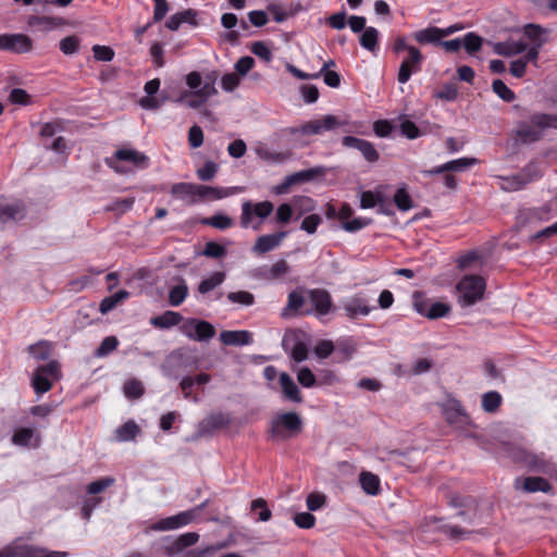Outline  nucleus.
Here are the masks:
<instances>
[{
	"label": "nucleus",
	"mask_w": 557,
	"mask_h": 557,
	"mask_svg": "<svg viewBox=\"0 0 557 557\" xmlns=\"http://www.w3.org/2000/svg\"><path fill=\"white\" fill-rule=\"evenodd\" d=\"M123 392L127 398L137 399L144 395L145 387L139 380L131 379L124 383Z\"/></svg>",
	"instance_id": "nucleus-54"
},
{
	"label": "nucleus",
	"mask_w": 557,
	"mask_h": 557,
	"mask_svg": "<svg viewBox=\"0 0 557 557\" xmlns=\"http://www.w3.org/2000/svg\"><path fill=\"white\" fill-rule=\"evenodd\" d=\"M27 24L30 27H41V30L47 32L63 25L64 20L59 16L29 15Z\"/></svg>",
	"instance_id": "nucleus-32"
},
{
	"label": "nucleus",
	"mask_w": 557,
	"mask_h": 557,
	"mask_svg": "<svg viewBox=\"0 0 557 557\" xmlns=\"http://www.w3.org/2000/svg\"><path fill=\"white\" fill-rule=\"evenodd\" d=\"M278 383L285 399L298 404L302 403L304 398L301 392L288 373L282 372L278 377Z\"/></svg>",
	"instance_id": "nucleus-25"
},
{
	"label": "nucleus",
	"mask_w": 557,
	"mask_h": 557,
	"mask_svg": "<svg viewBox=\"0 0 557 557\" xmlns=\"http://www.w3.org/2000/svg\"><path fill=\"white\" fill-rule=\"evenodd\" d=\"M183 321V315L176 311H165L164 313L150 319V324L154 327L166 330L180 325Z\"/></svg>",
	"instance_id": "nucleus-31"
},
{
	"label": "nucleus",
	"mask_w": 557,
	"mask_h": 557,
	"mask_svg": "<svg viewBox=\"0 0 557 557\" xmlns=\"http://www.w3.org/2000/svg\"><path fill=\"white\" fill-rule=\"evenodd\" d=\"M283 347L286 351H289L290 358L296 362H302L308 358V347L302 341H295L293 347L288 349L284 339Z\"/></svg>",
	"instance_id": "nucleus-47"
},
{
	"label": "nucleus",
	"mask_w": 557,
	"mask_h": 557,
	"mask_svg": "<svg viewBox=\"0 0 557 557\" xmlns=\"http://www.w3.org/2000/svg\"><path fill=\"white\" fill-rule=\"evenodd\" d=\"M547 128H557V114L537 112L528 122H519L515 135L521 144H531L541 140Z\"/></svg>",
	"instance_id": "nucleus-1"
},
{
	"label": "nucleus",
	"mask_w": 557,
	"mask_h": 557,
	"mask_svg": "<svg viewBox=\"0 0 557 557\" xmlns=\"http://www.w3.org/2000/svg\"><path fill=\"white\" fill-rule=\"evenodd\" d=\"M115 482L113 476H104L97 481L89 483L86 487L87 493L91 495L99 494L106 491L108 487L112 486Z\"/></svg>",
	"instance_id": "nucleus-60"
},
{
	"label": "nucleus",
	"mask_w": 557,
	"mask_h": 557,
	"mask_svg": "<svg viewBox=\"0 0 557 557\" xmlns=\"http://www.w3.org/2000/svg\"><path fill=\"white\" fill-rule=\"evenodd\" d=\"M32 385L36 394L41 395L51 389L52 380L35 370L32 379Z\"/></svg>",
	"instance_id": "nucleus-56"
},
{
	"label": "nucleus",
	"mask_w": 557,
	"mask_h": 557,
	"mask_svg": "<svg viewBox=\"0 0 557 557\" xmlns=\"http://www.w3.org/2000/svg\"><path fill=\"white\" fill-rule=\"evenodd\" d=\"M35 437V430L32 428H21L12 435V443L16 446L28 447Z\"/></svg>",
	"instance_id": "nucleus-52"
},
{
	"label": "nucleus",
	"mask_w": 557,
	"mask_h": 557,
	"mask_svg": "<svg viewBox=\"0 0 557 557\" xmlns=\"http://www.w3.org/2000/svg\"><path fill=\"white\" fill-rule=\"evenodd\" d=\"M547 30L536 24H528L523 27V35L533 44V46L542 47L545 41Z\"/></svg>",
	"instance_id": "nucleus-37"
},
{
	"label": "nucleus",
	"mask_w": 557,
	"mask_h": 557,
	"mask_svg": "<svg viewBox=\"0 0 557 557\" xmlns=\"http://www.w3.org/2000/svg\"><path fill=\"white\" fill-rule=\"evenodd\" d=\"M256 153L260 159L270 163H283L290 157L288 152H276L265 147H258Z\"/></svg>",
	"instance_id": "nucleus-45"
},
{
	"label": "nucleus",
	"mask_w": 557,
	"mask_h": 557,
	"mask_svg": "<svg viewBox=\"0 0 557 557\" xmlns=\"http://www.w3.org/2000/svg\"><path fill=\"white\" fill-rule=\"evenodd\" d=\"M171 195L186 205L191 206L198 202L196 184L194 183H175L171 186Z\"/></svg>",
	"instance_id": "nucleus-24"
},
{
	"label": "nucleus",
	"mask_w": 557,
	"mask_h": 557,
	"mask_svg": "<svg viewBox=\"0 0 557 557\" xmlns=\"http://www.w3.org/2000/svg\"><path fill=\"white\" fill-rule=\"evenodd\" d=\"M26 215V207L22 200L8 201L0 198V230L9 222H17Z\"/></svg>",
	"instance_id": "nucleus-12"
},
{
	"label": "nucleus",
	"mask_w": 557,
	"mask_h": 557,
	"mask_svg": "<svg viewBox=\"0 0 557 557\" xmlns=\"http://www.w3.org/2000/svg\"><path fill=\"white\" fill-rule=\"evenodd\" d=\"M414 308L418 313L431 320L446 317L450 312V306L440 301L431 305H428L424 301H416Z\"/></svg>",
	"instance_id": "nucleus-22"
},
{
	"label": "nucleus",
	"mask_w": 557,
	"mask_h": 557,
	"mask_svg": "<svg viewBox=\"0 0 557 557\" xmlns=\"http://www.w3.org/2000/svg\"><path fill=\"white\" fill-rule=\"evenodd\" d=\"M444 412L446 421L449 424L463 425L469 423V417L458 400H454L451 404L446 406Z\"/></svg>",
	"instance_id": "nucleus-28"
},
{
	"label": "nucleus",
	"mask_w": 557,
	"mask_h": 557,
	"mask_svg": "<svg viewBox=\"0 0 557 557\" xmlns=\"http://www.w3.org/2000/svg\"><path fill=\"white\" fill-rule=\"evenodd\" d=\"M28 352L38 361L47 360L51 356V344L47 341H39L28 346Z\"/></svg>",
	"instance_id": "nucleus-48"
},
{
	"label": "nucleus",
	"mask_w": 557,
	"mask_h": 557,
	"mask_svg": "<svg viewBox=\"0 0 557 557\" xmlns=\"http://www.w3.org/2000/svg\"><path fill=\"white\" fill-rule=\"evenodd\" d=\"M218 171L219 165L215 162L208 160L205 162L202 168L197 170L196 173L200 181L209 182L216 175Z\"/></svg>",
	"instance_id": "nucleus-62"
},
{
	"label": "nucleus",
	"mask_w": 557,
	"mask_h": 557,
	"mask_svg": "<svg viewBox=\"0 0 557 557\" xmlns=\"http://www.w3.org/2000/svg\"><path fill=\"white\" fill-rule=\"evenodd\" d=\"M215 335L214 326L203 320H198L194 341L208 342Z\"/></svg>",
	"instance_id": "nucleus-50"
},
{
	"label": "nucleus",
	"mask_w": 557,
	"mask_h": 557,
	"mask_svg": "<svg viewBox=\"0 0 557 557\" xmlns=\"http://www.w3.org/2000/svg\"><path fill=\"white\" fill-rule=\"evenodd\" d=\"M139 432V426L133 420H128L117 428L115 431V437L120 442H128L133 441Z\"/></svg>",
	"instance_id": "nucleus-41"
},
{
	"label": "nucleus",
	"mask_w": 557,
	"mask_h": 557,
	"mask_svg": "<svg viewBox=\"0 0 557 557\" xmlns=\"http://www.w3.org/2000/svg\"><path fill=\"white\" fill-rule=\"evenodd\" d=\"M461 42L469 54H474L482 48L483 39L475 33L471 32L465 35L463 39H461Z\"/></svg>",
	"instance_id": "nucleus-57"
},
{
	"label": "nucleus",
	"mask_w": 557,
	"mask_h": 557,
	"mask_svg": "<svg viewBox=\"0 0 557 557\" xmlns=\"http://www.w3.org/2000/svg\"><path fill=\"white\" fill-rule=\"evenodd\" d=\"M173 281L176 282V285L170 288L168 300L172 307H178L187 298L189 289L184 277L175 276L173 277Z\"/></svg>",
	"instance_id": "nucleus-27"
},
{
	"label": "nucleus",
	"mask_w": 557,
	"mask_h": 557,
	"mask_svg": "<svg viewBox=\"0 0 557 557\" xmlns=\"http://www.w3.org/2000/svg\"><path fill=\"white\" fill-rule=\"evenodd\" d=\"M302 420L296 412H284L274 417L271 421V436L277 440H287L300 433Z\"/></svg>",
	"instance_id": "nucleus-3"
},
{
	"label": "nucleus",
	"mask_w": 557,
	"mask_h": 557,
	"mask_svg": "<svg viewBox=\"0 0 557 557\" xmlns=\"http://www.w3.org/2000/svg\"><path fill=\"white\" fill-rule=\"evenodd\" d=\"M553 213V201H547L541 207L524 208L519 210L517 215V223L520 226H525L535 222L548 221Z\"/></svg>",
	"instance_id": "nucleus-10"
},
{
	"label": "nucleus",
	"mask_w": 557,
	"mask_h": 557,
	"mask_svg": "<svg viewBox=\"0 0 557 557\" xmlns=\"http://www.w3.org/2000/svg\"><path fill=\"white\" fill-rule=\"evenodd\" d=\"M274 209L271 201L264 200L252 205L251 201H244L242 205L240 226L247 228L252 221L253 215L261 220L268 218Z\"/></svg>",
	"instance_id": "nucleus-8"
},
{
	"label": "nucleus",
	"mask_w": 557,
	"mask_h": 557,
	"mask_svg": "<svg viewBox=\"0 0 557 557\" xmlns=\"http://www.w3.org/2000/svg\"><path fill=\"white\" fill-rule=\"evenodd\" d=\"M502 395L496 391H491L482 395V408L485 412L494 413L502 405Z\"/></svg>",
	"instance_id": "nucleus-44"
},
{
	"label": "nucleus",
	"mask_w": 557,
	"mask_h": 557,
	"mask_svg": "<svg viewBox=\"0 0 557 557\" xmlns=\"http://www.w3.org/2000/svg\"><path fill=\"white\" fill-rule=\"evenodd\" d=\"M440 532L448 536L454 541H462L468 539L473 531L460 528L458 525L453 524H443L438 528Z\"/></svg>",
	"instance_id": "nucleus-46"
},
{
	"label": "nucleus",
	"mask_w": 557,
	"mask_h": 557,
	"mask_svg": "<svg viewBox=\"0 0 557 557\" xmlns=\"http://www.w3.org/2000/svg\"><path fill=\"white\" fill-rule=\"evenodd\" d=\"M307 298L310 302V308H306L302 314H313L317 318H321L335 309L331 294L324 288L308 289Z\"/></svg>",
	"instance_id": "nucleus-6"
},
{
	"label": "nucleus",
	"mask_w": 557,
	"mask_h": 557,
	"mask_svg": "<svg viewBox=\"0 0 557 557\" xmlns=\"http://www.w3.org/2000/svg\"><path fill=\"white\" fill-rule=\"evenodd\" d=\"M476 163L475 158H460L448 161L440 166L423 171L424 175L432 176L444 172H463Z\"/></svg>",
	"instance_id": "nucleus-21"
},
{
	"label": "nucleus",
	"mask_w": 557,
	"mask_h": 557,
	"mask_svg": "<svg viewBox=\"0 0 557 557\" xmlns=\"http://www.w3.org/2000/svg\"><path fill=\"white\" fill-rule=\"evenodd\" d=\"M201 223L218 230H226L233 225V220L223 213H216L212 216L205 218Z\"/></svg>",
	"instance_id": "nucleus-53"
},
{
	"label": "nucleus",
	"mask_w": 557,
	"mask_h": 557,
	"mask_svg": "<svg viewBox=\"0 0 557 557\" xmlns=\"http://www.w3.org/2000/svg\"><path fill=\"white\" fill-rule=\"evenodd\" d=\"M244 187L233 186V187H214L208 185H197L196 184V193L198 202L203 199L209 200H219L222 198H226L238 193H242Z\"/></svg>",
	"instance_id": "nucleus-15"
},
{
	"label": "nucleus",
	"mask_w": 557,
	"mask_h": 557,
	"mask_svg": "<svg viewBox=\"0 0 557 557\" xmlns=\"http://www.w3.org/2000/svg\"><path fill=\"white\" fill-rule=\"evenodd\" d=\"M527 51V45L522 41H505L495 45V52L504 57H512Z\"/></svg>",
	"instance_id": "nucleus-35"
},
{
	"label": "nucleus",
	"mask_w": 557,
	"mask_h": 557,
	"mask_svg": "<svg viewBox=\"0 0 557 557\" xmlns=\"http://www.w3.org/2000/svg\"><path fill=\"white\" fill-rule=\"evenodd\" d=\"M413 38L417 40V42L421 45L432 44V45H438L441 42V39H443L441 35V28L431 26L426 27L424 29H420L413 34Z\"/></svg>",
	"instance_id": "nucleus-33"
},
{
	"label": "nucleus",
	"mask_w": 557,
	"mask_h": 557,
	"mask_svg": "<svg viewBox=\"0 0 557 557\" xmlns=\"http://www.w3.org/2000/svg\"><path fill=\"white\" fill-rule=\"evenodd\" d=\"M448 505L454 508H466V509H473V511H476L478 509V502L472 496H462L460 494L454 493L449 495L448 498Z\"/></svg>",
	"instance_id": "nucleus-43"
},
{
	"label": "nucleus",
	"mask_w": 557,
	"mask_h": 557,
	"mask_svg": "<svg viewBox=\"0 0 557 557\" xmlns=\"http://www.w3.org/2000/svg\"><path fill=\"white\" fill-rule=\"evenodd\" d=\"M211 92L207 91V87H201L195 91H185L176 101L183 102L188 108L197 109L201 107L209 98Z\"/></svg>",
	"instance_id": "nucleus-29"
},
{
	"label": "nucleus",
	"mask_w": 557,
	"mask_h": 557,
	"mask_svg": "<svg viewBox=\"0 0 557 557\" xmlns=\"http://www.w3.org/2000/svg\"><path fill=\"white\" fill-rule=\"evenodd\" d=\"M129 297L127 290H119L117 293L102 299L99 306V310L102 314H106L113 310L122 300Z\"/></svg>",
	"instance_id": "nucleus-42"
},
{
	"label": "nucleus",
	"mask_w": 557,
	"mask_h": 557,
	"mask_svg": "<svg viewBox=\"0 0 557 557\" xmlns=\"http://www.w3.org/2000/svg\"><path fill=\"white\" fill-rule=\"evenodd\" d=\"M342 144L347 148H354L360 151L363 158L370 163H374L380 159V153L375 149L374 145L366 139L355 136H344Z\"/></svg>",
	"instance_id": "nucleus-16"
},
{
	"label": "nucleus",
	"mask_w": 557,
	"mask_h": 557,
	"mask_svg": "<svg viewBox=\"0 0 557 557\" xmlns=\"http://www.w3.org/2000/svg\"><path fill=\"white\" fill-rule=\"evenodd\" d=\"M393 200L400 211H408L412 207V199L406 188L397 189Z\"/></svg>",
	"instance_id": "nucleus-61"
},
{
	"label": "nucleus",
	"mask_w": 557,
	"mask_h": 557,
	"mask_svg": "<svg viewBox=\"0 0 557 557\" xmlns=\"http://www.w3.org/2000/svg\"><path fill=\"white\" fill-rule=\"evenodd\" d=\"M356 344L350 338H344L336 343L335 358L338 362L349 360L356 352Z\"/></svg>",
	"instance_id": "nucleus-36"
},
{
	"label": "nucleus",
	"mask_w": 557,
	"mask_h": 557,
	"mask_svg": "<svg viewBox=\"0 0 557 557\" xmlns=\"http://www.w3.org/2000/svg\"><path fill=\"white\" fill-rule=\"evenodd\" d=\"M458 302L461 307H470L483 298L486 283L479 275H465L456 286Z\"/></svg>",
	"instance_id": "nucleus-2"
},
{
	"label": "nucleus",
	"mask_w": 557,
	"mask_h": 557,
	"mask_svg": "<svg viewBox=\"0 0 557 557\" xmlns=\"http://www.w3.org/2000/svg\"><path fill=\"white\" fill-rule=\"evenodd\" d=\"M359 482L368 495H377L381 492L380 479L376 474L362 471L359 475Z\"/></svg>",
	"instance_id": "nucleus-34"
},
{
	"label": "nucleus",
	"mask_w": 557,
	"mask_h": 557,
	"mask_svg": "<svg viewBox=\"0 0 557 557\" xmlns=\"http://www.w3.org/2000/svg\"><path fill=\"white\" fill-rule=\"evenodd\" d=\"M307 300L308 298L305 297L301 293L293 290L288 294L287 305L284 311L289 310L296 313H302Z\"/></svg>",
	"instance_id": "nucleus-49"
},
{
	"label": "nucleus",
	"mask_w": 557,
	"mask_h": 557,
	"mask_svg": "<svg viewBox=\"0 0 557 557\" xmlns=\"http://www.w3.org/2000/svg\"><path fill=\"white\" fill-rule=\"evenodd\" d=\"M287 236V232L281 231L273 234L259 236L252 247V251L263 255L278 247L282 240Z\"/></svg>",
	"instance_id": "nucleus-20"
},
{
	"label": "nucleus",
	"mask_w": 557,
	"mask_h": 557,
	"mask_svg": "<svg viewBox=\"0 0 557 557\" xmlns=\"http://www.w3.org/2000/svg\"><path fill=\"white\" fill-rule=\"evenodd\" d=\"M226 274L224 272H213L209 277L202 280L198 285V292L202 295L208 294L225 281Z\"/></svg>",
	"instance_id": "nucleus-39"
},
{
	"label": "nucleus",
	"mask_w": 557,
	"mask_h": 557,
	"mask_svg": "<svg viewBox=\"0 0 557 557\" xmlns=\"http://www.w3.org/2000/svg\"><path fill=\"white\" fill-rule=\"evenodd\" d=\"M227 299L233 304H239L247 307L255 304V296L246 290L231 292L227 294Z\"/></svg>",
	"instance_id": "nucleus-63"
},
{
	"label": "nucleus",
	"mask_w": 557,
	"mask_h": 557,
	"mask_svg": "<svg viewBox=\"0 0 557 557\" xmlns=\"http://www.w3.org/2000/svg\"><path fill=\"white\" fill-rule=\"evenodd\" d=\"M539 176V173L533 171L531 166H525L520 173L504 180L506 182L504 189L519 190Z\"/></svg>",
	"instance_id": "nucleus-23"
},
{
	"label": "nucleus",
	"mask_w": 557,
	"mask_h": 557,
	"mask_svg": "<svg viewBox=\"0 0 557 557\" xmlns=\"http://www.w3.org/2000/svg\"><path fill=\"white\" fill-rule=\"evenodd\" d=\"M117 345L119 339L115 336H107L102 339L94 355L97 358L107 357L117 348Z\"/></svg>",
	"instance_id": "nucleus-55"
},
{
	"label": "nucleus",
	"mask_w": 557,
	"mask_h": 557,
	"mask_svg": "<svg viewBox=\"0 0 557 557\" xmlns=\"http://www.w3.org/2000/svg\"><path fill=\"white\" fill-rule=\"evenodd\" d=\"M0 50L17 54L27 53L33 50V40L25 34H2Z\"/></svg>",
	"instance_id": "nucleus-9"
},
{
	"label": "nucleus",
	"mask_w": 557,
	"mask_h": 557,
	"mask_svg": "<svg viewBox=\"0 0 557 557\" xmlns=\"http://www.w3.org/2000/svg\"><path fill=\"white\" fill-rule=\"evenodd\" d=\"M250 508L252 511L258 513V520L261 522H267L272 517V512L268 507L267 500L263 498L252 500Z\"/></svg>",
	"instance_id": "nucleus-59"
},
{
	"label": "nucleus",
	"mask_w": 557,
	"mask_h": 557,
	"mask_svg": "<svg viewBox=\"0 0 557 557\" xmlns=\"http://www.w3.org/2000/svg\"><path fill=\"white\" fill-rule=\"evenodd\" d=\"M423 57L417 47L409 48V55L401 62L397 75V81L400 84H406L412 73H417L421 70Z\"/></svg>",
	"instance_id": "nucleus-14"
},
{
	"label": "nucleus",
	"mask_w": 557,
	"mask_h": 557,
	"mask_svg": "<svg viewBox=\"0 0 557 557\" xmlns=\"http://www.w3.org/2000/svg\"><path fill=\"white\" fill-rule=\"evenodd\" d=\"M66 552L48 550L45 547L12 543L0 549V557H66Z\"/></svg>",
	"instance_id": "nucleus-5"
},
{
	"label": "nucleus",
	"mask_w": 557,
	"mask_h": 557,
	"mask_svg": "<svg viewBox=\"0 0 557 557\" xmlns=\"http://www.w3.org/2000/svg\"><path fill=\"white\" fill-rule=\"evenodd\" d=\"M250 50L255 55L267 63H270L273 59V53L264 41L252 42Z\"/></svg>",
	"instance_id": "nucleus-64"
},
{
	"label": "nucleus",
	"mask_w": 557,
	"mask_h": 557,
	"mask_svg": "<svg viewBox=\"0 0 557 557\" xmlns=\"http://www.w3.org/2000/svg\"><path fill=\"white\" fill-rule=\"evenodd\" d=\"M324 172H325V169L323 166H317V168H311V169H307V170H302V171L293 173L288 176H289V181L293 183V185H295V184H300V183L312 181L317 176L323 175Z\"/></svg>",
	"instance_id": "nucleus-40"
},
{
	"label": "nucleus",
	"mask_w": 557,
	"mask_h": 557,
	"mask_svg": "<svg viewBox=\"0 0 557 557\" xmlns=\"http://www.w3.org/2000/svg\"><path fill=\"white\" fill-rule=\"evenodd\" d=\"M345 314L349 319H356L358 315H368L371 308L367 301L361 297H352L343 306Z\"/></svg>",
	"instance_id": "nucleus-30"
},
{
	"label": "nucleus",
	"mask_w": 557,
	"mask_h": 557,
	"mask_svg": "<svg viewBox=\"0 0 557 557\" xmlns=\"http://www.w3.org/2000/svg\"><path fill=\"white\" fill-rule=\"evenodd\" d=\"M231 422V419L227 414L224 413H213L203 419L199 425L196 437H203L207 435H211L216 430L223 429L227 426Z\"/></svg>",
	"instance_id": "nucleus-17"
},
{
	"label": "nucleus",
	"mask_w": 557,
	"mask_h": 557,
	"mask_svg": "<svg viewBox=\"0 0 557 557\" xmlns=\"http://www.w3.org/2000/svg\"><path fill=\"white\" fill-rule=\"evenodd\" d=\"M379 32L376 28L367 27L360 36V45L362 48L374 51L377 47Z\"/></svg>",
	"instance_id": "nucleus-51"
},
{
	"label": "nucleus",
	"mask_w": 557,
	"mask_h": 557,
	"mask_svg": "<svg viewBox=\"0 0 557 557\" xmlns=\"http://www.w3.org/2000/svg\"><path fill=\"white\" fill-rule=\"evenodd\" d=\"M116 161H125L132 163L136 169L145 170L150 165L149 157L145 153L135 149H119L114 152L112 158H107V164L113 169L116 173L125 174L128 172L122 165H119Z\"/></svg>",
	"instance_id": "nucleus-4"
},
{
	"label": "nucleus",
	"mask_w": 557,
	"mask_h": 557,
	"mask_svg": "<svg viewBox=\"0 0 557 557\" xmlns=\"http://www.w3.org/2000/svg\"><path fill=\"white\" fill-rule=\"evenodd\" d=\"M492 90L506 102H512L516 99L515 92L502 79L493 81Z\"/></svg>",
	"instance_id": "nucleus-58"
},
{
	"label": "nucleus",
	"mask_w": 557,
	"mask_h": 557,
	"mask_svg": "<svg viewBox=\"0 0 557 557\" xmlns=\"http://www.w3.org/2000/svg\"><path fill=\"white\" fill-rule=\"evenodd\" d=\"M522 460L529 470L549 476H557V467L550 460L545 458L544 454H534L530 451H522Z\"/></svg>",
	"instance_id": "nucleus-11"
},
{
	"label": "nucleus",
	"mask_w": 557,
	"mask_h": 557,
	"mask_svg": "<svg viewBox=\"0 0 557 557\" xmlns=\"http://www.w3.org/2000/svg\"><path fill=\"white\" fill-rule=\"evenodd\" d=\"M220 341L226 346H246L252 343V334L249 331H223Z\"/></svg>",
	"instance_id": "nucleus-26"
},
{
	"label": "nucleus",
	"mask_w": 557,
	"mask_h": 557,
	"mask_svg": "<svg viewBox=\"0 0 557 557\" xmlns=\"http://www.w3.org/2000/svg\"><path fill=\"white\" fill-rule=\"evenodd\" d=\"M199 540V534L197 532H187L181 534L175 540L163 546V552L166 556H176L182 550L187 549L188 547L195 545Z\"/></svg>",
	"instance_id": "nucleus-18"
},
{
	"label": "nucleus",
	"mask_w": 557,
	"mask_h": 557,
	"mask_svg": "<svg viewBox=\"0 0 557 557\" xmlns=\"http://www.w3.org/2000/svg\"><path fill=\"white\" fill-rule=\"evenodd\" d=\"M289 270H290V268L285 260H278L271 267H265V268L261 269L262 276L265 280H271V281L278 280V278L283 277L284 275H286L289 272Z\"/></svg>",
	"instance_id": "nucleus-38"
},
{
	"label": "nucleus",
	"mask_w": 557,
	"mask_h": 557,
	"mask_svg": "<svg viewBox=\"0 0 557 557\" xmlns=\"http://www.w3.org/2000/svg\"><path fill=\"white\" fill-rule=\"evenodd\" d=\"M208 505V500L200 504L197 508L180 512L175 516H171L164 519L159 520L158 522L151 525V530L153 531H166V530H175L181 527L189 524L197 516V513L202 510Z\"/></svg>",
	"instance_id": "nucleus-7"
},
{
	"label": "nucleus",
	"mask_w": 557,
	"mask_h": 557,
	"mask_svg": "<svg viewBox=\"0 0 557 557\" xmlns=\"http://www.w3.org/2000/svg\"><path fill=\"white\" fill-rule=\"evenodd\" d=\"M515 486L516 488H522L527 493H553V485L546 479L541 476H527L524 479L518 478L515 482Z\"/></svg>",
	"instance_id": "nucleus-19"
},
{
	"label": "nucleus",
	"mask_w": 557,
	"mask_h": 557,
	"mask_svg": "<svg viewBox=\"0 0 557 557\" xmlns=\"http://www.w3.org/2000/svg\"><path fill=\"white\" fill-rule=\"evenodd\" d=\"M346 122L338 120L337 116L327 114L320 120H312L300 126L299 132L302 135H318L325 131H332L344 126Z\"/></svg>",
	"instance_id": "nucleus-13"
}]
</instances>
